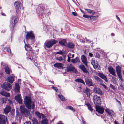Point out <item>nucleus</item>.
<instances>
[{"label": "nucleus", "instance_id": "1", "mask_svg": "<svg viewBox=\"0 0 124 124\" xmlns=\"http://www.w3.org/2000/svg\"><path fill=\"white\" fill-rule=\"evenodd\" d=\"M24 102L26 106L28 109H34L35 105L34 103L32 102L31 97L28 96H26L24 99Z\"/></svg>", "mask_w": 124, "mask_h": 124}, {"label": "nucleus", "instance_id": "2", "mask_svg": "<svg viewBox=\"0 0 124 124\" xmlns=\"http://www.w3.org/2000/svg\"><path fill=\"white\" fill-rule=\"evenodd\" d=\"M35 39V36L33 31L26 32V39L28 42L31 40V44H32L34 43Z\"/></svg>", "mask_w": 124, "mask_h": 124}, {"label": "nucleus", "instance_id": "3", "mask_svg": "<svg viewBox=\"0 0 124 124\" xmlns=\"http://www.w3.org/2000/svg\"><path fill=\"white\" fill-rule=\"evenodd\" d=\"M18 17L17 16H14L11 17L10 25V27L11 31H13L14 28L18 22Z\"/></svg>", "mask_w": 124, "mask_h": 124}, {"label": "nucleus", "instance_id": "4", "mask_svg": "<svg viewBox=\"0 0 124 124\" xmlns=\"http://www.w3.org/2000/svg\"><path fill=\"white\" fill-rule=\"evenodd\" d=\"M57 41L54 39H53L48 41H46L45 43V46L47 48H51L54 45L56 44Z\"/></svg>", "mask_w": 124, "mask_h": 124}, {"label": "nucleus", "instance_id": "5", "mask_svg": "<svg viewBox=\"0 0 124 124\" xmlns=\"http://www.w3.org/2000/svg\"><path fill=\"white\" fill-rule=\"evenodd\" d=\"M2 87L6 91H9L11 89L12 85L8 82H5L3 84Z\"/></svg>", "mask_w": 124, "mask_h": 124}, {"label": "nucleus", "instance_id": "6", "mask_svg": "<svg viewBox=\"0 0 124 124\" xmlns=\"http://www.w3.org/2000/svg\"><path fill=\"white\" fill-rule=\"evenodd\" d=\"M14 5L16 8V12L18 14L20 12V10L21 9L22 4L20 2H16L14 3Z\"/></svg>", "mask_w": 124, "mask_h": 124}, {"label": "nucleus", "instance_id": "7", "mask_svg": "<svg viewBox=\"0 0 124 124\" xmlns=\"http://www.w3.org/2000/svg\"><path fill=\"white\" fill-rule=\"evenodd\" d=\"M7 121V117L5 116L0 115V124H6Z\"/></svg>", "mask_w": 124, "mask_h": 124}, {"label": "nucleus", "instance_id": "8", "mask_svg": "<svg viewBox=\"0 0 124 124\" xmlns=\"http://www.w3.org/2000/svg\"><path fill=\"white\" fill-rule=\"evenodd\" d=\"M93 100L94 103L95 104L96 106L97 105V104H100L101 101L99 97L96 95L94 96Z\"/></svg>", "mask_w": 124, "mask_h": 124}, {"label": "nucleus", "instance_id": "9", "mask_svg": "<svg viewBox=\"0 0 124 124\" xmlns=\"http://www.w3.org/2000/svg\"><path fill=\"white\" fill-rule=\"evenodd\" d=\"M1 64L3 66L5 69L6 73L7 74H9L10 73V69L8 66V65L5 63H3L2 65V63H1Z\"/></svg>", "mask_w": 124, "mask_h": 124}, {"label": "nucleus", "instance_id": "10", "mask_svg": "<svg viewBox=\"0 0 124 124\" xmlns=\"http://www.w3.org/2000/svg\"><path fill=\"white\" fill-rule=\"evenodd\" d=\"M20 109L22 113H27L28 112V110L23 105H21L20 107Z\"/></svg>", "mask_w": 124, "mask_h": 124}, {"label": "nucleus", "instance_id": "11", "mask_svg": "<svg viewBox=\"0 0 124 124\" xmlns=\"http://www.w3.org/2000/svg\"><path fill=\"white\" fill-rule=\"evenodd\" d=\"M96 109L97 111L101 114H102L104 111V109L103 107L96 105Z\"/></svg>", "mask_w": 124, "mask_h": 124}, {"label": "nucleus", "instance_id": "12", "mask_svg": "<svg viewBox=\"0 0 124 124\" xmlns=\"http://www.w3.org/2000/svg\"><path fill=\"white\" fill-rule=\"evenodd\" d=\"M85 82L86 84L89 86H93V85L92 80L88 78H87L85 79Z\"/></svg>", "mask_w": 124, "mask_h": 124}, {"label": "nucleus", "instance_id": "13", "mask_svg": "<svg viewBox=\"0 0 124 124\" xmlns=\"http://www.w3.org/2000/svg\"><path fill=\"white\" fill-rule=\"evenodd\" d=\"M81 59L82 62L86 67L88 66L87 59L86 57L83 55L81 57Z\"/></svg>", "mask_w": 124, "mask_h": 124}, {"label": "nucleus", "instance_id": "14", "mask_svg": "<svg viewBox=\"0 0 124 124\" xmlns=\"http://www.w3.org/2000/svg\"><path fill=\"white\" fill-rule=\"evenodd\" d=\"M91 63L95 69H99V65L98 64L97 62H96L95 60H92Z\"/></svg>", "mask_w": 124, "mask_h": 124}, {"label": "nucleus", "instance_id": "15", "mask_svg": "<svg viewBox=\"0 0 124 124\" xmlns=\"http://www.w3.org/2000/svg\"><path fill=\"white\" fill-rule=\"evenodd\" d=\"M7 81L11 83H12L14 81V76L13 75L9 76L7 77Z\"/></svg>", "mask_w": 124, "mask_h": 124}, {"label": "nucleus", "instance_id": "16", "mask_svg": "<svg viewBox=\"0 0 124 124\" xmlns=\"http://www.w3.org/2000/svg\"><path fill=\"white\" fill-rule=\"evenodd\" d=\"M15 99L19 104L22 103V100L21 98L20 95L18 94L15 96Z\"/></svg>", "mask_w": 124, "mask_h": 124}, {"label": "nucleus", "instance_id": "17", "mask_svg": "<svg viewBox=\"0 0 124 124\" xmlns=\"http://www.w3.org/2000/svg\"><path fill=\"white\" fill-rule=\"evenodd\" d=\"M106 112L108 115H110L111 116H114V113L113 111L110 109L109 108H107L105 109Z\"/></svg>", "mask_w": 124, "mask_h": 124}, {"label": "nucleus", "instance_id": "18", "mask_svg": "<svg viewBox=\"0 0 124 124\" xmlns=\"http://www.w3.org/2000/svg\"><path fill=\"white\" fill-rule=\"evenodd\" d=\"M67 71V72L73 71L75 72L76 71V70L74 67L70 65L67 66L66 67Z\"/></svg>", "mask_w": 124, "mask_h": 124}, {"label": "nucleus", "instance_id": "19", "mask_svg": "<svg viewBox=\"0 0 124 124\" xmlns=\"http://www.w3.org/2000/svg\"><path fill=\"white\" fill-rule=\"evenodd\" d=\"M93 92L97 93L99 94L102 95L103 94L102 90L99 88H94L93 90Z\"/></svg>", "mask_w": 124, "mask_h": 124}, {"label": "nucleus", "instance_id": "20", "mask_svg": "<svg viewBox=\"0 0 124 124\" xmlns=\"http://www.w3.org/2000/svg\"><path fill=\"white\" fill-rule=\"evenodd\" d=\"M83 90L84 92L86 94L87 97L90 98V89L87 88L86 87L84 88Z\"/></svg>", "mask_w": 124, "mask_h": 124}, {"label": "nucleus", "instance_id": "21", "mask_svg": "<svg viewBox=\"0 0 124 124\" xmlns=\"http://www.w3.org/2000/svg\"><path fill=\"white\" fill-rule=\"evenodd\" d=\"M11 108L8 105L4 109V112L6 114H7L10 111Z\"/></svg>", "mask_w": 124, "mask_h": 124}, {"label": "nucleus", "instance_id": "22", "mask_svg": "<svg viewBox=\"0 0 124 124\" xmlns=\"http://www.w3.org/2000/svg\"><path fill=\"white\" fill-rule=\"evenodd\" d=\"M98 75L104 80L105 82H108V81L107 79V78L105 76L104 74L101 73H99L98 74Z\"/></svg>", "mask_w": 124, "mask_h": 124}, {"label": "nucleus", "instance_id": "23", "mask_svg": "<svg viewBox=\"0 0 124 124\" xmlns=\"http://www.w3.org/2000/svg\"><path fill=\"white\" fill-rule=\"evenodd\" d=\"M108 69L110 74L113 75H115V70L111 66H110Z\"/></svg>", "mask_w": 124, "mask_h": 124}, {"label": "nucleus", "instance_id": "24", "mask_svg": "<svg viewBox=\"0 0 124 124\" xmlns=\"http://www.w3.org/2000/svg\"><path fill=\"white\" fill-rule=\"evenodd\" d=\"M79 66L80 69L84 73H87L88 72L86 68L84 65H81Z\"/></svg>", "mask_w": 124, "mask_h": 124}, {"label": "nucleus", "instance_id": "25", "mask_svg": "<svg viewBox=\"0 0 124 124\" xmlns=\"http://www.w3.org/2000/svg\"><path fill=\"white\" fill-rule=\"evenodd\" d=\"M85 10L86 11V13L91 14L92 15H94L95 13V11L93 10L86 9H85Z\"/></svg>", "mask_w": 124, "mask_h": 124}, {"label": "nucleus", "instance_id": "26", "mask_svg": "<svg viewBox=\"0 0 124 124\" xmlns=\"http://www.w3.org/2000/svg\"><path fill=\"white\" fill-rule=\"evenodd\" d=\"M59 44L61 45L64 46H67V45H66L67 43L66 42V40L65 39L59 41Z\"/></svg>", "mask_w": 124, "mask_h": 124}, {"label": "nucleus", "instance_id": "27", "mask_svg": "<svg viewBox=\"0 0 124 124\" xmlns=\"http://www.w3.org/2000/svg\"><path fill=\"white\" fill-rule=\"evenodd\" d=\"M80 61L79 58L78 57L71 60V62L73 63L79 62Z\"/></svg>", "mask_w": 124, "mask_h": 124}, {"label": "nucleus", "instance_id": "28", "mask_svg": "<svg viewBox=\"0 0 124 124\" xmlns=\"http://www.w3.org/2000/svg\"><path fill=\"white\" fill-rule=\"evenodd\" d=\"M66 45V46L68 48H73L75 46L74 44L72 42H69L68 44L67 43Z\"/></svg>", "mask_w": 124, "mask_h": 124}, {"label": "nucleus", "instance_id": "29", "mask_svg": "<svg viewBox=\"0 0 124 124\" xmlns=\"http://www.w3.org/2000/svg\"><path fill=\"white\" fill-rule=\"evenodd\" d=\"M54 67H56L58 68H61L63 67V65L62 63H57L54 65Z\"/></svg>", "mask_w": 124, "mask_h": 124}, {"label": "nucleus", "instance_id": "30", "mask_svg": "<svg viewBox=\"0 0 124 124\" xmlns=\"http://www.w3.org/2000/svg\"><path fill=\"white\" fill-rule=\"evenodd\" d=\"M34 56H33L32 55L30 57H26V59L28 60H29V59H30V60L31 61H32L33 60L34 61V62H35V63H34L35 65L36 66H37V63H36V61L35 60H34Z\"/></svg>", "mask_w": 124, "mask_h": 124}, {"label": "nucleus", "instance_id": "31", "mask_svg": "<svg viewBox=\"0 0 124 124\" xmlns=\"http://www.w3.org/2000/svg\"><path fill=\"white\" fill-rule=\"evenodd\" d=\"M0 94L6 97H8L10 96V93L7 92H2L0 93Z\"/></svg>", "mask_w": 124, "mask_h": 124}, {"label": "nucleus", "instance_id": "32", "mask_svg": "<svg viewBox=\"0 0 124 124\" xmlns=\"http://www.w3.org/2000/svg\"><path fill=\"white\" fill-rule=\"evenodd\" d=\"M98 17V16L96 15L95 16H90V20L91 21H95L96 20Z\"/></svg>", "mask_w": 124, "mask_h": 124}, {"label": "nucleus", "instance_id": "33", "mask_svg": "<svg viewBox=\"0 0 124 124\" xmlns=\"http://www.w3.org/2000/svg\"><path fill=\"white\" fill-rule=\"evenodd\" d=\"M116 69L117 74H120L121 73V67L119 66L116 67Z\"/></svg>", "mask_w": 124, "mask_h": 124}, {"label": "nucleus", "instance_id": "34", "mask_svg": "<svg viewBox=\"0 0 124 124\" xmlns=\"http://www.w3.org/2000/svg\"><path fill=\"white\" fill-rule=\"evenodd\" d=\"M75 81L76 82H80L81 83L84 85H85V83L81 79H78L75 80Z\"/></svg>", "mask_w": 124, "mask_h": 124}, {"label": "nucleus", "instance_id": "35", "mask_svg": "<svg viewBox=\"0 0 124 124\" xmlns=\"http://www.w3.org/2000/svg\"><path fill=\"white\" fill-rule=\"evenodd\" d=\"M33 124H39L37 119L35 118H33L32 120Z\"/></svg>", "mask_w": 124, "mask_h": 124}, {"label": "nucleus", "instance_id": "36", "mask_svg": "<svg viewBox=\"0 0 124 124\" xmlns=\"http://www.w3.org/2000/svg\"><path fill=\"white\" fill-rule=\"evenodd\" d=\"M58 96L62 101H65V99L64 97L63 96L59 95H58Z\"/></svg>", "mask_w": 124, "mask_h": 124}, {"label": "nucleus", "instance_id": "37", "mask_svg": "<svg viewBox=\"0 0 124 124\" xmlns=\"http://www.w3.org/2000/svg\"><path fill=\"white\" fill-rule=\"evenodd\" d=\"M93 77L98 82H101V80L98 77L96 76H94Z\"/></svg>", "mask_w": 124, "mask_h": 124}, {"label": "nucleus", "instance_id": "38", "mask_svg": "<svg viewBox=\"0 0 124 124\" xmlns=\"http://www.w3.org/2000/svg\"><path fill=\"white\" fill-rule=\"evenodd\" d=\"M66 108L68 109H70L73 111H75V110L74 108L72 106H69L66 107Z\"/></svg>", "mask_w": 124, "mask_h": 124}, {"label": "nucleus", "instance_id": "39", "mask_svg": "<svg viewBox=\"0 0 124 124\" xmlns=\"http://www.w3.org/2000/svg\"><path fill=\"white\" fill-rule=\"evenodd\" d=\"M86 105L88 107V109L90 111H92L93 110V109L92 108L91 105L87 103L86 104Z\"/></svg>", "mask_w": 124, "mask_h": 124}, {"label": "nucleus", "instance_id": "40", "mask_svg": "<svg viewBox=\"0 0 124 124\" xmlns=\"http://www.w3.org/2000/svg\"><path fill=\"white\" fill-rule=\"evenodd\" d=\"M48 123L47 120L46 119L43 120L41 122V124H47Z\"/></svg>", "mask_w": 124, "mask_h": 124}, {"label": "nucleus", "instance_id": "41", "mask_svg": "<svg viewBox=\"0 0 124 124\" xmlns=\"http://www.w3.org/2000/svg\"><path fill=\"white\" fill-rule=\"evenodd\" d=\"M1 100L2 104L5 103L6 101V99L3 98H1Z\"/></svg>", "mask_w": 124, "mask_h": 124}, {"label": "nucleus", "instance_id": "42", "mask_svg": "<svg viewBox=\"0 0 124 124\" xmlns=\"http://www.w3.org/2000/svg\"><path fill=\"white\" fill-rule=\"evenodd\" d=\"M45 117V115L42 113H39V118H44Z\"/></svg>", "mask_w": 124, "mask_h": 124}, {"label": "nucleus", "instance_id": "43", "mask_svg": "<svg viewBox=\"0 0 124 124\" xmlns=\"http://www.w3.org/2000/svg\"><path fill=\"white\" fill-rule=\"evenodd\" d=\"M16 93H18L20 92V88H15L14 89Z\"/></svg>", "mask_w": 124, "mask_h": 124}, {"label": "nucleus", "instance_id": "44", "mask_svg": "<svg viewBox=\"0 0 124 124\" xmlns=\"http://www.w3.org/2000/svg\"><path fill=\"white\" fill-rule=\"evenodd\" d=\"M56 59L59 61H61L63 60L62 57L61 56H60L59 57H57L56 58Z\"/></svg>", "mask_w": 124, "mask_h": 124}, {"label": "nucleus", "instance_id": "45", "mask_svg": "<svg viewBox=\"0 0 124 124\" xmlns=\"http://www.w3.org/2000/svg\"><path fill=\"white\" fill-rule=\"evenodd\" d=\"M83 16V17L85 18L90 19V16H89V15H84Z\"/></svg>", "mask_w": 124, "mask_h": 124}, {"label": "nucleus", "instance_id": "46", "mask_svg": "<svg viewBox=\"0 0 124 124\" xmlns=\"http://www.w3.org/2000/svg\"><path fill=\"white\" fill-rule=\"evenodd\" d=\"M25 48L26 49V47H27L28 48H30L31 49H32V47L30 46V45L29 44H25Z\"/></svg>", "mask_w": 124, "mask_h": 124}, {"label": "nucleus", "instance_id": "47", "mask_svg": "<svg viewBox=\"0 0 124 124\" xmlns=\"http://www.w3.org/2000/svg\"><path fill=\"white\" fill-rule=\"evenodd\" d=\"M118 77L120 79V80L122 81H123V79H122V76H121V73L117 74Z\"/></svg>", "mask_w": 124, "mask_h": 124}, {"label": "nucleus", "instance_id": "48", "mask_svg": "<svg viewBox=\"0 0 124 124\" xmlns=\"http://www.w3.org/2000/svg\"><path fill=\"white\" fill-rule=\"evenodd\" d=\"M56 54L61 55H62L63 54V52L62 51L58 52H57L56 53Z\"/></svg>", "mask_w": 124, "mask_h": 124}, {"label": "nucleus", "instance_id": "49", "mask_svg": "<svg viewBox=\"0 0 124 124\" xmlns=\"http://www.w3.org/2000/svg\"><path fill=\"white\" fill-rule=\"evenodd\" d=\"M20 88L19 85L18 83H16L15 88Z\"/></svg>", "mask_w": 124, "mask_h": 124}, {"label": "nucleus", "instance_id": "50", "mask_svg": "<svg viewBox=\"0 0 124 124\" xmlns=\"http://www.w3.org/2000/svg\"><path fill=\"white\" fill-rule=\"evenodd\" d=\"M7 51L8 52L11 53L10 49L9 47H7L6 48Z\"/></svg>", "mask_w": 124, "mask_h": 124}, {"label": "nucleus", "instance_id": "51", "mask_svg": "<svg viewBox=\"0 0 124 124\" xmlns=\"http://www.w3.org/2000/svg\"><path fill=\"white\" fill-rule=\"evenodd\" d=\"M95 56L98 58H99L100 57L99 54L98 53H96L95 54Z\"/></svg>", "mask_w": 124, "mask_h": 124}, {"label": "nucleus", "instance_id": "52", "mask_svg": "<svg viewBox=\"0 0 124 124\" xmlns=\"http://www.w3.org/2000/svg\"><path fill=\"white\" fill-rule=\"evenodd\" d=\"M110 86L114 90H115V87L112 84H110Z\"/></svg>", "mask_w": 124, "mask_h": 124}, {"label": "nucleus", "instance_id": "53", "mask_svg": "<svg viewBox=\"0 0 124 124\" xmlns=\"http://www.w3.org/2000/svg\"><path fill=\"white\" fill-rule=\"evenodd\" d=\"M69 56H70V55H69V54H68L67 55V56H68V57L67 61L68 62H70V57H69Z\"/></svg>", "mask_w": 124, "mask_h": 124}, {"label": "nucleus", "instance_id": "54", "mask_svg": "<svg viewBox=\"0 0 124 124\" xmlns=\"http://www.w3.org/2000/svg\"><path fill=\"white\" fill-rule=\"evenodd\" d=\"M51 88L55 90L56 92H57L58 90V89L56 87L52 86V87Z\"/></svg>", "mask_w": 124, "mask_h": 124}, {"label": "nucleus", "instance_id": "55", "mask_svg": "<svg viewBox=\"0 0 124 124\" xmlns=\"http://www.w3.org/2000/svg\"><path fill=\"white\" fill-rule=\"evenodd\" d=\"M82 120L83 124H87L86 122L82 118Z\"/></svg>", "mask_w": 124, "mask_h": 124}, {"label": "nucleus", "instance_id": "56", "mask_svg": "<svg viewBox=\"0 0 124 124\" xmlns=\"http://www.w3.org/2000/svg\"><path fill=\"white\" fill-rule=\"evenodd\" d=\"M36 115L39 117V112L36 111L35 112Z\"/></svg>", "mask_w": 124, "mask_h": 124}, {"label": "nucleus", "instance_id": "57", "mask_svg": "<svg viewBox=\"0 0 124 124\" xmlns=\"http://www.w3.org/2000/svg\"><path fill=\"white\" fill-rule=\"evenodd\" d=\"M24 124H31V122L30 121L26 122Z\"/></svg>", "mask_w": 124, "mask_h": 124}, {"label": "nucleus", "instance_id": "58", "mask_svg": "<svg viewBox=\"0 0 124 124\" xmlns=\"http://www.w3.org/2000/svg\"><path fill=\"white\" fill-rule=\"evenodd\" d=\"M114 122L115 124H120L117 121H116V120H115L114 121Z\"/></svg>", "mask_w": 124, "mask_h": 124}, {"label": "nucleus", "instance_id": "59", "mask_svg": "<svg viewBox=\"0 0 124 124\" xmlns=\"http://www.w3.org/2000/svg\"><path fill=\"white\" fill-rule=\"evenodd\" d=\"M72 14L74 16H77V14L76 13L74 12H72Z\"/></svg>", "mask_w": 124, "mask_h": 124}, {"label": "nucleus", "instance_id": "60", "mask_svg": "<svg viewBox=\"0 0 124 124\" xmlns=\"http://www.w3.org/2000/svg\"><path fill=\"white\" fill-rule=\"evenodd\" d=\"M89 56L91 57H93V54L92 53H89Z\"/></svg>", "mask_w": 124, "mask_h": 124}, {"label": "nucleus", "instance_id": "61", "mask_svg": "<svg viewBox=\"0 0 124 124\" xmlns=\"http://www.w3.org/2000/svg\"><path fill=\"white\" fill-rule=\"evenodd\" d=\"M116 17L117 18V19L119 21H120V18L119 17L117 16V15H116Z\"/></svg>", "mask_w": 124, "mask_h": 124}, {"label": "nucleus", "instance_id": "62", "mask_svg": "<svg viewBox=\"0 0 124 124\" xmlns=\"http://www.w3.org/2000/svg\"><path fill=\"white\" fill-rule=\"evenodd\" d=\"M116 101L118 102V103L120 105H121V103L120 102V101H119L117 99H116Z\"/></svg>", "mask_w": 124, "mask_h": 124}, {"label": "nucleus", "instance_id": "63", "mask_svg": "<svg viewBox=\"0 0 124 124\" xmlns=\"http://www.w3.org/2000/svg\"><path fill=\"white\" fill-rule=\"evenodd\" d=\"M120 86L122 88V89L124 90V86L122 85H121Z\"/></svg>", "mask_w": 124, "mask_h": 124}, {"label": "nucleus", "instance_id": "64", "mask_svg": "<svg viewBox=\"0 0 124 124\" xmlns=\"http://www.w3.org/2000/svg\"><path fill=\"white\" fill-rule=\"evenodd\" d=\"M8 100L9 102V103H12V101H11V100L10 99H8Z\"/></svg>", "mask_w": 124, "mask_h": 124}]
</instances>
